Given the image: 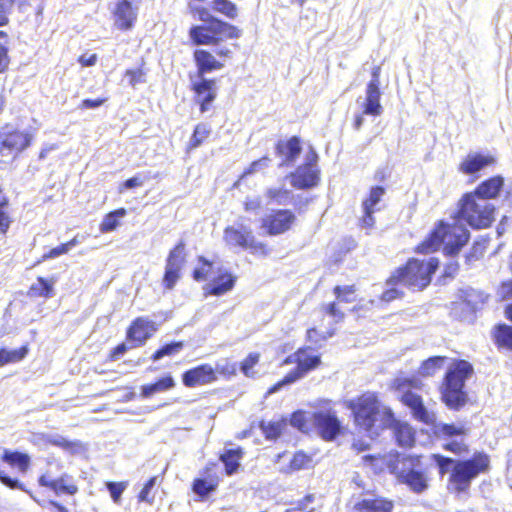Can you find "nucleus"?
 Masks as SVG:
<instances>
[{
	"label": "nucleus",
	"instance_id": "55",
	"mask_svg": "<svg viewBox=\"0 0 512 512\" xmlns=\"http://www.w3.org/2000/svg\"><path fill=\"white\" fill-rule=\"evenodd\" d=\"M213 370L215 372V376L218 377V375L229 379L236 375L237 373V364L229 359H226L224 363L217 364L215 367H213Z\"/></svg>",
	"mask_w": 512,
	"mask_h": 512
},
{
	"label": "nucleus",
	"instance_id": "49",
	"mask_svg": "<svg viewBox=\"0 0 512 512\" xmlns=\"http://www.w3.org/2000/svg\"><path fill=\"white\" fill-rule=\"evenodd\" d=\"M184 347V341L165 343L151 355V360L155 362L166 356H175L180 353Z\"/></svg>",
	"mask_w": 512,
	"mask_h": 512
},
{
	"label": "nucleus",
	"instance_id": "46",
	"mask_svg": "<svg viewBox=\"0 0 512 512\" xmlns=\"http://www.w3.org/2000/svg\"><path fill=\"white\" fill-rule=\"evenodd\" d=\"M28 352V344H24L21 347L14 350L0 348V367L10 363H17L22 361L27 356Z\"/></svg>",
	"mask_w": 512,
	"mask_h": 512
},
{
	"label": "nucleus",
	"instance_id": "7",
	"mask_svg": "<svg viewBox=\"0 0 512 512\" xmlns=\"http://www.w3.org/2000/svg\"><path fill=\"white\" fill-rule=\"evenodd\" d=\"M473 366L466 360H455L441 381L440 399L447 408L459 411L468 403L465 383L473 374Z\"/></svg>",
	"mask_w": 512,
	"mask_h": 512
},
{
	"label": "nucleus",
	"instance_id": "60",
	"mask_svg": "<svg viewBox=\"0 0 512 512\" xmlns=\"http://www.w3.org/2000/svg\"><path fill=\"white\" fill-rule=\"evenodd\" d=\"M363 214L359 219V226L362 229H365L367 231L372 230L375 227V217L374 213L376 210L368 209V208H362Z\"/></svg>",
	"mask_w": 512,
	"mask_h": 512
},
{
	"label": "nucleus",
	"instance_id": "1",
	"mask_svg": "<svg viewBox=\"0 0 512 512\" xmlns=\"http://www.w3.org/2000/svg\"><path fill=\"white\" fill-rule=\"evenodd\" d=\"M422 382L415 377H398L392 387L400 393L399 401L410 410L412 417L425 425L431 426L432 436L442 442V449L457 456L467 455L469 445L464 438L469 434V428L464 424L436 422L435 413L429 411L423 397L415 392L422 389Z\"/></svg>",
	"mask_w": 512,
	"mask_h": 512
},
{
	"label": "nucleus",
	"instance_id": "26",
	"mask_svg": "<svg viewBox=\"0 0 512 512\" xmlns=\"http://www.w3.org/2000/svg\"><path fill=\"white\" fill-rule=\"evenodd\" d=\"M386 429H391L393 431L394 438L399 446L411 448L415 445V430L409 423L398 420L394 412L393 419H387L386 422L382 424L381 431Z\"/></svg>",
	"mask_w": 512,
	"mask_h": 512
},
{
	"label": "nucleus",
	"instance_id": "24",
	"mask_svg": "<svg viewBox=\"0 0 512 512\" xmlns=\"http://www.w3.org/2000/svg\"><path fill=\"white\" fill-rule=\"evenodd\" d=\"M181 378L183 385L187 388L210 385L218 380L213 366L209 363H202L187 369L182 373Z\"/></svg>",
	"mask_w": 512,
	"mask_h": 512
},
{
	"label": "nucleus",
	"instance_id": "27",
	"mask_svg": "<svg viewBox=\"0 0 512 512\" xmlns=\"http://www.w3.org/2000/svg\"><path fill=\"white\" fill-rule=\"evenodd\" d=\"M114 25L121 31L131 30L137 20V8L128 0H118L112 12Z\"/></svg>",
	"mask_w": 512,
	"mask_h": 512
},
{
	"label": "nucleus",
	"instance_id": "25",
	"mask_svg": "<svg viewBox=\"0 0 512 512\" xmlns=\"http://www.w3.org/2000/svg\"><path fill=\"white\" fill-rule=\"evenodd\" d=\"M237 276L223 268L216 270L215 277L203 286L204 296H223L232 291L236 285Z\"/></svg>",
	"mask_w": 512,
	"mask_h": 512
},
{
	"label": "nucleus",
	"instance_id": "64",
	"mask_svg": "<svg viewBox=\"0 0 512 512\" xmlns=\"http://www.w3.org/2000/svg\"><path fill=\"white\" fill-rule=\"evenodd\" d=\"M289 193L288 190L283 188H269L266 190L265 195L271 202L280 204L289 196Z\"/></svg>",
	"mask_w": 512,
	"mask_h": 512
},
{
	"label": "nucleus",
	"instance_id": "3",
	"mask_svg": "<svg viewBox=\"0 0 512 512\" xmlns=\"http://www.w3.org/2000/svg\"><path fill=\"white\" fill-rule=\"evenodd\" d=\"M439 266L440 261L437 257L408 258L385 279L387 287L379 295V301L383 304H389L395 300L403 299L405 296L403 287L417 292L425 290L431 284Z\"/></svg>",
	"mask_w": 512,
	"mask_h": 512
},
{
	"label": "nucleus",
	"instance_id": "34",
	"mask_svg": "<svg viewBox=\"0 0 512 512\" xmlns=\"http://www.w3.org/2000/svg\"><path fill=\"white\" fill-rule=\"evenodd\" d=\"M1 461L20 473H26L31 464L30 456L27 453L10 449L3 450Z\"/></svg>",
	"mask_w": 512,
	"mask_h": 512
},
{
	"label": "nucleus",
	"instance_id": "13",
	"mask_svg": "<svg viewBox=\"0 0 512 512\" xmlns=\"http://www.w3.org/2000/svg\"><path fill=\"white\" fill-rule=\"evenodd\" d=\"M310 419L317 435L326 442H332L344 434V426L332 409L316 410L311 413Z\"/></svg>",
	"mask_w": 512,
	"mask_h": 512
},
{
	"label": "nucleus",
	"instance_id": "63",
	"mask_svg": "<svg viewBox=\"0 0 512 512\" xmlns=\"http://www.w3.org/2000/svg\"><path fill=\"white\" fill-rule=\"evenodd\" d=\"M134 348L135 347H132L131 343H128L127 341L121 342L110 350V352L107 355V360L109 362H114L118 360L122 355H124L128 350Z\"/></svg>",
	"mask_w": 512,
	"mask_h": 512
},
{
	"label": "nucleus",
	"instance_id": "11",
	"mask_svg": "<svg viewBox=\"0 0 512 512\" xmlns=\"http://www.w3.org/2000/svg\"><path fill=\"white\" fill-rule=\"evenodd\" d=\"M489 295L474 288L460 289L456 299L450 304V315L456 320H464L474 315L487 303Z\"/></svg>",
	"mask_w": 512,
	"mask_h": 512
},
{
	"label": "nucleus",
	"instance_id": "54",
	"mask_svg": "<svg viewBox=\"0 0 512 512\" xmlns=\"http://www.w3.org/2000/svg\"><path fill=\"white\" fill-rule=\"evenodd\" d=\"M144 61L142 64L136 69H127L124 72V76L128 79V84L132 87H135L137 84L145 82L146 69H145Z\"/></svg>",
	"mask_w": 512,
	"mask_h": 512
},
{
	"label": "nucleus",
	"instance_id": "29",
	"mask_svg": "<svg viewBox=\"0 0 512 512\" xmlns=\"http://www.w3.org/2000/svg\"><path fill=\"white\" fill-rule=\"evenodd\" d=\"M356 512H393L395 501L388 497L377 495L373 498H364L354 504Z\"/></svg>",
	"mask_w": 512,
	"mask_h": 512
},
{
	"label": "nucleus",
	"instance_id": "10",
	"mask_svg": "<svg viewBox=\"0 0 512 512\" xmlns=\"http://www.w3.org/2000/svg\"><path fill=\"white\" fill-rule=\"evenodd\" d=\"M223 239L226 244L241 248L251 255L266 258L273 249L267 241L260 240L253 230L246 226H227L223 230Z\"/></svg>",
	"mask_w": 512,
	"mask_h": 512
},
{
	"label": "nucleus",
	"instance_id": "22",
	"mask_svg": "<svg viewBox=\"0 0 512 512\" xmlns=\"http://www.w3.org/2000/svg\"><path fill=\"white\" fill-rule=\"evenodd\" d=\"M191 90L194 93V101L198 105L200 113L212 109L217 98L215 79L202 77L199 81L191 84Z\"/></svg>",
	"mask_w": 512,
	"mask_h": 512
},
{
	"label": "nucleus",
	"instance_id": "50",
	"mask_svg": "<svg viewBox=\"0 0 512 512\" xmlns=\"http://www.w3.org/2000/svg\"><path fill=\"white\" fill-rule=\"evenodd\" d=\"M386 190L382 186H373L369 189L368 195L362 200V208H368L372 210L378 211L376 208L377 204L381 201L384 196Z\"/></svg>",
	"mask_w": 512,
	"mask_h": 512
},
{
	"label": "nucleus",
	"instance_id": "48",
	"mask_svg": "<svg viewBox=\"0 0 512 512\" xmlns=\"http://www.w3.org/2000/svg\"><path fill=\"white\" fill-rule=\"evenodd\" d=\"M311 464H312L311 455H309L308 453H306L302 450H299L293 454L291 460L289 461V463L287 465L286 472L292 473V472L299 471L302 469H307L311 466Z\"/></svg>",
	"mask_w": 512,
	"mask_h": 512
},
{
	"label": "nucleus",
	"instance_id": "57",
	"mask_svg": "<svg viewBox=\"0 0 512 512\" xmlns=\"http://www.w3.org/2000/svg\"><path fill=\"white\" fill-rule=\"evenodd\" d=\"M156 482H157V476H153L145 482V484L143 485L142 489L140 490V492L138 494V500L140 502H146L149 504L153 503L154 497L151 496L150 493H151L152 488L156 484Z\"/></svg>",
	"mask_w": 512,
	"mask_h": 512
},
{
	"label": "nucleus",
	"instance_id": "36",
	"mask_svg": "<svg viewBox=\"0 0 512 512\" xmlns=\"http://www.w3.org/2000/svg\"><path fill=\"white\" fill-rule=\"evenodd\" d=\"M212 128L208 123L200 122L193 128L192 134L186 144V153H191L202 146L211 136Z\"/></svg>",
	"mask_w": 512,
	"mask_h": 512
},
{
	"label": "nucleus",
	"instance_id": "37",
	"mask_svg": "<svg viewBox=\"0 0 512 512\" xmlns=\"http://www.w3.org/2000/svg\"><path fill=\"white\" fill-rule=\"evenodd\" d=\"M10 199L0 185V237H6L14 220L9 212Z\"/></svg>",
	"mask_w": 512,
	"mask_h": 512
},
{
	"label": "nucleus",
	"instance_id": "51",
	"mask_svg": "<svg viewBox=\"0 0 512 512\" xmlns=\"http://www.w3.org/2000/svg\"><path fill=\"white\" fill-rule=\"evenodd\" d=\"M261 354L259 352L249 353L239 364V369L244 376L253 378L256 374L254 368L259 364Z\"/></svg>",
	"mask_w": 512,
	"mask_h": 512
},
{
	"label": "nucleus",
	"instance_id": "58",
	"mask_svg": "<svg viewBox=\"0 0 512 512\" xmlns=\"http://www.w3.org/2000/svg\"><path fill=\"white\" fill-rule=\"evenodd\" d=\"M270 161L271 160L268 156H263L257 160L252 161L249 164V166L244 169V171L242 172V174L240 176V179H243V178L247 177L248 175H251V174L259 171L263 167L268 166Z\"/></svg>",
	"mask_w": 512,
	"mask_h": 512
},
{
	"label": "nucleus",
	"instance_id": "35",
	"mask_svg": "<svg viewBox=\"0 0 512 512\" xmlns=\"http://www.w3.org/2000/svg\"><path fill=\"white\" fill-rule=\"evenodd\" d=\"M287 425L288 419L286 417L271 421L260 420L258 422L259 429L268 441L278 440L284 434Z\"/></svg>",
	"mask_w": 512,
	"mask_h": 512
},
{
	"label": "nucleus",
	"instance_id": "9",
	"mask_svg": "<svg viewBox=\"0 0 512 512\" xmlns=\"http://www.w3.org/2000/svg\"><path fill=\"white\" fill-rule=\"evenodd\" d=\"M456 217L474 229L489 228L495 220V206L467 192L460 198Z\"/></svg>",
	"mask_w": 512,
	"mask_h": 512
},
{
	"label": "nucleus",
	"instance_id": "23",
	"mask_svg": "<svg viewBox=\"0 0 512 512\" xmlns=\"http://www.w3.org/2000/svg\"><path fill=\"white\" fill-rule=\"evenodd\" d=\"M37 481L41 487L52 491L55 495L73 496L78 492V486L67 473L56 478L47 470L39 475Z\"/></svg>",
	"mask_w": 512,
	"mask_h": 512
},
{
	"label": "nucleus",
	"instance_id": "17",
	"mask_svg": "<svg viewBox=\"0 0 512 512\" xmlns=\"http://www.w3.org/2000/svg\"><path fill=\"white\" fill-rule=\"evenodd\" d=\"M215 54L203 48H198L193 51V61L197 68V75L202 78L204 74L221 70L224 63L217 59H228L233 55V49L223 46H215Z\"/></svg>",
	"mask_w": 512,
	"mask_h": 512
},
{
	"label": "nucleus",
	"instance_id": "39",
	"mask_svg": "<svg viewBox=\"0 0 512 512\" xmlns=\"http://www.w3.org/2000/svg\"><path fill=\"white\" fill-rule=\"evenodd\" d=\"M54 284V278L47 279L39 276L37 277V282L29 287L27 294L32 298H51L54 296Z\"/></svg>",
	"mask_w": 512,
	"mask_h": 512
},
{
	"label": "nucleus",
	"instance_id": "4",
	"mask_svg": "<svg viewBox=\"0 0 512 512\" xmlns=\"http://www.w3.org/2000/svg\"><path fill=\"white\" fill-rule=\"evenodd\" d=\"M430 458L437 465L441 476L445 475L452 466L447 479V489L456 495L468 493L473 480L488 473L491 468L490 456L484 451H475L469 458L461 460L439 453L431 454Z\"/></svg>",
	"mask_w": 512,
	"mask_h": 512
},
{
	"label": "nucleus",
	"instance_id": "61",
	"mask_svg": "<svg viewBox=\"0 0 512 512\" xmlns=\"http://www.w3.org/2000/svg\"><path fill=\"white\" fill-rule=\"evenodd\" d=\"M127 484L125 482H106V487L110 493V496L115 503H119L121 495L126 489Z\"/></svg>",
	"mask_w": 512,
	"mask_h": 512
},
{
	"label": "nucleus",
	"instance_id": "56",
	"mask_svg": "<svg viewBox=\"0 0 512 512\" xmlns=\"http://www.w3.org/2000/svg\"><path fill=\"white\" fill-rule=\"evenodd\" d=\"M314 501H315V495L307 494L302 499H300L294 503V507L292 508V511L315 512V508L313 507Z\"/></svg>",
	"mask_w": 512,
	"mask_h": 512
},
{
	"label": "nucleus",
	"instance_id": "14",
	"mask_svg": "<svg viewBox=\"0 0 512 512\" xmlns=\"http://www.w3.org/2000/svg\"><path fill=\"white\" fill-rule=\"evenodd\" d=\"M186 243L179 240L168 252L162 285L166 290H172L180 280L182 269L186 263Z\"/></svg>",
	"mask_w": 512,
	"mask_h": 512
},
{
	"label": "nucleus",
	"instance_id": "47",
	"mask_svg": "<svg viewBox=\"0 0 512 512\" xmlns=\"http://www.w3.org/2000/svg\"><path fill=\"white\" fill-rule=\"evenodd\" d=\"M446 360V356H432L421 363L419 373L423 377H432L443 368Z\"/></svg>",
	"mask_w": 512,
	"mask_h": 512
},
{
	"label": "nucleus",
	"instance_id": "43",
	"mask_svg": "<svg viewBox=\"0 0 512 512\" xmlns=\"http://www.w3.org/2000/svg\"><path fill=\"white\" fill-rule=\"evenodd\" d=\"M357 290L355 284L335 285L332 289V293L335 297L334 300L339 304H350L357 300Z\"/></svg>",
	"mask_w": 512,
	"mask_h": 512
},
{
	"label": "nucleus",
	"instance_id": "15",
	"mask_svg": "<svg viewBox=\"0 0 512 512\" xmlns=\"http://www.w3.org/2000/svg\"><path fill=\"white\" fill-rule=\"evenodd\" d=\"M318 155L311 150L305 163L299 165L289 174L291 185L299 190H307L316 187L320 182V170L317 167Z\"/></svg>",
	"mask_w": 512,
	"mask_h": 512
},
{
	"label": "nucleus",
	"instance_id": "59",
	"mask_svg": "<svg viewBox=\"0 0 512 512\" xmlns=\"http://www.w3.org/2000/svg\"><path fill=\"white\" fill-rule=\"evenodd\" d=\"M487 244L484 241H476L466 255V260L471 262L482 258L485 254Z\"/></svg>",
	"mask_w": 512,
	"mask_h": 512
},
{
	"label": "nucleus",
	"instance_id": "53",
	"mask_svg": "<svg viewBox=\"0 0 512 512\" xmlns=\"http://www.w3.org/2000/svg\"><path fill=\"white\" fill-rule=\"evenodd\" d=\"M0 482L2 484H4L5 486H7L8 488L10 489H18V490H21V491H25L27 493L30 494V496L40 505H44V501L41 502L40 500H38L33 494L32 492L28 491L26 488H25V485L20 482L18 479L16 478H12L10 476H8L3 470L0 469Z\"/></svg>",
	"mask_w": 512,
	"mask_h": 512
},
{
	"label": "nucleus",
	"instance_id": "52",
	"mask_svg": "<svg viewBox=\"0 0 512 512\" xmlns=\"http://www.w3.org/2000/svg\"><path fill=\"white\" fill-rule=\"evenodd\" d=\"M289 421L293 427L297 428L299 431L303 433H308L311 430V426L309 424V421H311V419L303 410H297L293 412L290 416Z\"/></svg>",
	"mask_w": 512,
	"mask_h": 512
},
{
	"label": "nucleus",
	"instance_id": "62",
	"mask_svg": "<svg viewBox=\"0 0 512 512\" xmlns=\"http://www.w3.org/2000/svg\"><path fill=\"white\" fill-rule=\"evenodd\" d=\"M145 178L141 174H137L133 177H130L120 183L118 187L119 193H123L126 190L134 189L141 187L144 184Z\"/></svg>",
	"mask_w": 512,
	"mask_h": 512
},
{
	"label": "nucleus",
	"instance_id": "44",
	"mask_svg": "<svg viewBox=\"0 0 512 512\" xmlns=\"http://www.w3.org/2000/svg\"><path fill=\"white\" fill-rule=\"evenodd\" d=\"M126 214H127V211L125 208H118V209H115V210L107 213L103 217V219L99 225V230L102 233H108V232L114 231L120 225V220Z\"/></svg>",
	"mask_w": 512,
	"mask_h": 512
},
{
	"label": "nucleus",
	"instance_id": "5",
	"mask_svg": "<svg viewBox=\"0 0 512 512\" xmlns=\"http://www.w3.org/2000/svg\"><path fill=\"white\" fill-rule=\"evenodd\" d=\"M345 407L351 412L355 428L369 436L378 435L382 424L387 419H393V410L382 404L376 392H363L348 400Z\"/></svg>",
	"mask_w": 512,
	"mask_h": 512
},
{
	"label": "nucleus",
	"instance_id": "18",
	"mask_svg": "<svg viewBox=\"0 0 512 512\" xmlns=\"http://www.w3.org/2000/svg\"><path fill=\"white\" fill-rule=\"evenodd\" d=\"M33 134L6 124L0 130V153L20 155L31 146Z\"/></svg>",
	"mask_w": 512,
	"mask_h": 512
},
{
	"label": "nucleus",
	"instance_id": "42",
	"mask_svg": "<svg viewBox=\"0 0 512 512\" xmlns=\"http://www.w3.org/2000/svg\"><path fill=\"white\" fill-rule=\"evenodd\" d=\"M320 311L322 314V319L326 316L330 317L331 321L329 325H333L334 327L336 324L342 323L346 318V314L342 310L341 304H339L335 300L322 304L320 306Z\"/></svg>",
	"mask_w": 512,
	"mask_h": 512
},
{
	"label": "nucleus",
	"instance_id": "31",
	"mask_svg": "<svg viewBox=\"0 0 512 512\" xmlns=\"http://www.w3.org/2000/svg\"><path fill=\"white\" fill-rule=\"evenodd\" d=\"M244 455L245 451L240 446L230 449H224L219 454L218 459L222 462L224 466V473L226 476H232L239 471L241 467V461Z\"/></svg>",
	"mask_w": 512,
	"mask_h": 512
},
{
	"label": "nucleus",
	"instance_id": "21",
	"mask_svg": "<svg viewBox=\"0 0 512 512\" xmlns=\"http://www.w3.org/2000/svg\"><path fill=\"white\" fill-rule=\"evenodd\" d=\"M321 356L312 352V347L302 346L296 350V366L290 370V379L298 381L321 365Z\"/></svg>",
	"mask_w": 512,
	"mask_h": 512
},
{
	"label": "nucleus",
	"instance_id": "30",
	"mask_svg": "<svg viewBox=\"0 0 512 512\" xmlns=\"http://www.w3.org/2000/svg\"><path fill=\"white\" fill-rule=\"evenodd\" d=\"M491 339L499 352H512V325L497 323L491 329Z\"/></svg>",
	"mask_w": 512,
	"mask_h": 512
},
{
	"label": "nucleus",
	"instance_id": "40",
	"mask_svg": "<svg viewBox=\"0 0 512 512\" xmlns=\"http://www.w3.org/2000/svg\"><path fill=\"white\" fill-rule=\"evenodd\" d=\"M175 380L171 375H165L156 382L141 386L140 395L143 398H150L156 393L168 391L175 387Z\"/></svg>",
	"mask_w": 512,
	"mask_h": 512
},
{
	"label": "nucleus",
	"instance_id": "20",
	"mask_svg": "<svg viewBox=\"0 0 512 512\" xmlns=\"http://www.w3.org/2000/svg\"><path fill=\"white\" fill-rule=\"evenodd\" d=\"M381 67L375 65L371 70V80L366 86V97L362 106V112L365 115L380 116L383 112L381 105L380 90Z\"/></svg>",
	"mask_w": 512,
	"mask_h": 512
},
{
	"label": "nucleus",
	"instance_id": "28",
	"mask_svg": "<svg viewBox=\"0 0 512 512\" xmlns=\"http://www.w3.org/2000/svg\"><path fill=\"white\" fill-rule=\"evenodd\" d=\"M497 160L491 154L469 153L459 164V171L465 175H472L486 167L494 166Z\"/></svg>",
	"mask_w": 512,
	"mask_h": 512
},
{
	"label": "nucleus",
	"instance_id": "2",
	"mask_svg": "<svg viewBox=\"0 0 512 512\" xmlns=\"http://www.w3.org/2000/svg\"><path fill=\"white\" fill-rule=\"evenodd\" d=\"M362 463L374 474H380L387 469L398 483L405 485L416 495H421L430 488L431 478L428 471L422 468L423 455L421 454L394 452L364 455Z\"/></svg>",
	"mask_w": 512,
	"mask_h": 512
},
{
	"label": "nucleus",
	"instance_id": "41",
	"mask_svg": "<svg viewBox=\"0 0 512 512\" xmlns=\"http://www.w3.org/2000/svg\"><path fill=\"white\" fill-rule=\"evenodd\" d=\"M336 331L337 329L333 325H328L325 329L313 326L308 328L306 331V341L316 347H320L322 343L333 337L336 334Z\"/></svg>",
	"mask_w": 512,
	"mask_h": 512
},
{
	"label": "nucleus",
	"instance_id": "19",
	"mask_svg": "<svg viewBox=\"0 0 512 512\" xmlns=\"http://www.w3.org/2000/svg\"><path fill=\"white\" fill-rule=\"evenodd\" d=\"M158 331L156 322L147 317L134 318L126 328L125 338L132 347H142Z\"/></svg>",
	"mask_w": 512,
	"mask_h": 512
},
{
	"label": "nucleus",
	"instance_id": "32",
	"mask_svg": "<svg viewBox=\"0 0 512 512\" xmlns=\"http://www.w3.org/2000/svg\"><path fill=\"white\" fill-rule=\"evenodd\" d=\"M276 153L284 158L285 164H291L299 157L302 146L298 136H292L287 140H280L275 145Z\"/></svg>",
	"mask_w": 512,
	"mask_h": 512
},
{
	"label": "nucleus",
	"instance_id": "6",
	"mask_svg": "<svg viewBox=\"0 0 512 512\" xmlns=\"http://www.w3.org/2000/svg\"><path fill=\"white\" fill-rule=\"evenodd\" d=\"M469 237V231L463 225L440 220L413 251L429 255L438 251L443 244L446 255H456L467 244Z\"/></svg>",
	"mask_w": 512,
	"mask_h": 512
},
{
	"label": "nucleus",
	"instance_id": "33",
	"mask_svg": "<svg viewBox=\"0 0 512 512\" xmlns=\"http://www.w3.org/2000/svg\"><path fill=\"white\" fill-rule=\"evenodd\" d=\"M503 185L504 180L501 176H493L481 182L472 193L476 194L477 197H481L484 201H487L488 199L496 198L502 190Z\"/></svg>",
	"mask_w": 512,
	"mask_h": 512
},
{
	"label": "nucleus",
	"instance_id": "12",
	"mask_svg": "<svg viewBox=\"0 0 512 512\" xmlns=\"http://www.w3.org/2000/svg\"><path fill=\"white\" fill-rule=\"evenodd\" d=\"M297 223L295 212L288 208H275L260 220V228L267 236H278L291 231Z\"/></svg>",
	"mask_w": 512,
	"mask_h": 512
},
{
	"label": "nucleus",
	"instance_id": "45",
	"mask_svg": "<svg viewBox=\"0 0 512 512\" xmlns=\"http://www.w3.org/2000/svg\"><path fill=\"white\" fill-rule=\"evenodd\" d=\"M211 10L227 19H236L238 17V7L231 0H212L210 2Z\"/></svg>",
	"mask_w": 512,
	"mask_h": 512
},
{
	"label": "nucleus",
	"instance_id": "8",
	"mask_svg": "<svg viewBox=\"0 0 512 512\" xmlns=\"http://www.w3.org/2000/svg\"><path fill=\"white\" fill-rule=\"evenodd\" d=\"M199 19L207 25H194L189 29V37L194 45L219 46L227 39H238L242 30L237 26L216 17H211L205 7L197 10Z\"/></svg>",
	"mask_w": 512,
	"mask_h": 512
},
{
	"label": "nucleus",
	"instance_id": "38",
	"mask_svg": "<svg viewBox=\"0 0 512 512\" xmlns=\"http://www.w3.org/2000/svg\"><path fill=\"white\" fill-rule=\"evenodd\" d=\"M214 271V261L208 259L204 255H198L196 257V265L191 271V277L195 282H205Z\"/></svg>",
	"mask_w": 512,
	"mask_h": 512
},
{
	"label": "nucleus",
	"instance_id": "16",
	"mask_svg": "<svg viewBox=\"0 0 512 512\" xmlns=\"http://www.w3.org/2000/svg\"><path fill=\"white\" fill-rule=\"evenodd\" d=\"M221 477L218 473V465L215 461H209L200 471V476L195 477L191 483V491L197 496V501H207L215 493L220 485Z\"/></svg>",
	"mask_w": 512,
	"mask_h": 512
}]
</instances>
